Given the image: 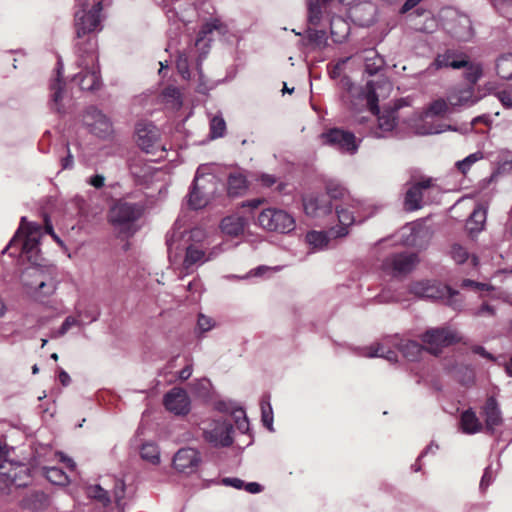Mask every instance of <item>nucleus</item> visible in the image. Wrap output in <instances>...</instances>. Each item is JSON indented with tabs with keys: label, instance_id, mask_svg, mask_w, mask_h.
Listing matches in <instances>:
<instances>
[{
	"label": "nucleus",
	"instance_id": "f257e3e1",
	"mask_svg": "<svg viewBox=\"0 0 512 512\" xmlns=\"http://www.w3.org/2000/svg\"><path fill=\"white\" fill-rule=\"evenodd\" d=\"M103 10L102 0H76L74 12V30L76 35L77 53L81 56L88 55L91 62H95L97 40L95 32L101 30V12Z\"/></svg>",
	"mask_w": 512,
	"mask_h": 512
},
{
	"label": "nucleus",
	"instance_id": "f03ea898",
	"mask_svg": "<svg viewBox=\"0 0 512 512\" xmlns=\"http://www.w3.org/2000/svg\"><path fill=\"white\" fill-rule=\"evenodd\" d=\"M199 30L194 37V61L197 65L209 55L216 34L228 33V26L216 15L215 8L211 5L207 9L198 11Z\"/></svg>",
	"mask_w": 512,
	"mask_h": 512
},
{
	"label": "nucleus",
	"instance_id": "7ed1b4c3",
	"mask_svg": "<svg viewBox=\"0 0 512 512\" xmlns=\"http://www.w3.org/2000/svg\"><path fill=\"white\" fill-rule=\"evenodd\" d=\"M42 226L35 222H27L21 218L20 226L5 248L11 256H24L33 265L40 263V238Z\"/></svg>",
	"mask_w": 512,
	"mask_h": 512
},
{
	"label": "nucleus",
	"instance_id": "20e7f679",
	"mask_svg": "<svg viewBox=\"0 0 512 512\" xmlns=\"http://www.w3.org/2000/svg\"><path fill=\"white\" fill-rule=\"evenodd\" d=\"M381 207L369 201L358 199L335 205L338 224L329 229L333 238H343L349 234V228L355 222H363L373 216Z\"/></svg>",
	"mask_w": 512,
	"mask_h": 512
},
{
	"label": "nucleus",
	"instance_id": "39448f33",
	"mask_svg": "<svg viewBox=\"0 0 512 512\" xmlns=\"http://www.w3.org/2000/svg\"><path fill=\"white\" fill-rule=\"evenodd\" d=\"M144 212L143 206L128 202L125 199L115 200L108 212V221L113 226L117 236L128 239L138 231L137 222Z\"/></svg>",
	"mask_w": 512,
	"mask_h": 512
},
{
	"label": "nucleus",
	"instance_id": "423d86ee",
	"mask_svg": "<svg viewBox=\"0 0 512 512\" xmlns=\"http://www.w3.org/2000/svg\"><path fill=\"white\" fill-rule=\"evenodd\" d=\"M194 425L204 441L214 447H229L233 444V425L223 417L212 414L198 416Z\"/></svg>",
	"mask_w": 512,
	"mask_h": 512
},
{
	"label": "nucleus",
	"instance_id": "0eeeda50",
	"mask_svg": "<svg viewBox=\"0 0 512 512\" xmlns=\"http://www.w3.org/2000/svg\"><path fill=\"white\" fill-rule=\"evenodd\" d=\"M216 163L202 164L194 175V210L205 207L212 200L218 185Z\"/></svg>",
	"mask_w": 512,
	"mask_h": 512
},
{
	"label": "nucleus",
	"instance_id": "6e6552de",
	"mask_svg": "<svg viewBox=\"0 0 512 512\" xmlns=\"http://www.w3.org/2000/svg\"><path fill=\"white\" fill-rule=\"evenodd\" d=\"M256 225L267 232L287 234L295 229L296 221L293 215L286 210L269 207L259 213Z\"/></svg>",
	"mask_w": 512,
	"mask_h": 512
},
{
	"label": "nucleus",
	"instance_id": "1a4fd4ad",
	"mask_svg": "<svg viewBox=\"0 0 512 512\" xmlns=\"http://www.w3.org/2000/svg\"><path fill=\"white\" fill-rule=\"evenodd\" d=\"M136 142L147 154H151L152 160H160L166 157L167 151L160 139L159 129L151 122L141 121L136 125Z\"/></svg>",
	"mask_w": 512,
	"mask_h": 512
},
{
	"label": "nucleus",
	"instance_id": "9d476101",
	"mask_svg": "<svg viewBox=\"0 0 512 512\" xmlns=\"http://www.w3.org/2000/svg\"><path fill=\"white\" fill-rule=\"evenodd\" d=\"M410 292L417 297L428 299H446L448 305L455 310L463 306L462 300L458 299L459 293L448 286L436 284L431 281H417L411 284Z\"/></svg>",
	"mask_w": 512,
	"mask_h": 512
},
{
	"label": "nucleus",
	"instance_id": "9b49d317",
	"mask_svg": "<svg viewBox=\"0 0 512 512\" xmlns=\"http://www.w3.org/2000/svg\"><path fill=\"white\" fill-rule=\"evenodd\" d=\"M454 110L450 105L448 99L439 98L429 104L427 109L423 112L419 123L415 124V132L419 135H430L438 134L444 131V129L438 125H434L431 122V118L434 116H445L453 113Z\"/></svg>",
	"mask_w": 512,
	"mask_h": 512
},
{
	"label": "nucleus",
	"instance_id": "f8f14e48",
	"mask_svg": "<svg viewBox=\"0 0 512 512\" xmlns=\"http://www.w3.org/2000/svg\"><path fill=\"white\" fill-rule=\"evenodd\" d=\"M324 144L333 147L343 154L354 155L359 148L360 140L349 131L339 128H332L321 134Z\"/></svg>",
	"mask_w": 512,
	"mask_h": 512
},
{
	"label": "nucleus",
	"instance_id": "ddd939ff",
	"mask_svg": "<svg viewBox=\"0 0 512 512\" xmlns=\"http://www.w3.org/2000/svg\"><path fill=\"white\" fill-rule=\"evenodd\" d=\"M418 263L419 258L415 253H397L386 257L381 268L388 275L401 277L412 272Z\"/></svg>",
	"mask_w": 512,
	"mask_h": 512
},
{
	"label": "nucleus",
	"instance_id": "4468645a",
	"mask_svg": "<svg viewBox=\"0 0 512 512\" xmlns=\"http://www.w3.org/2000/svg\"><path fill=\"white\" fill-rule=\"evenodd\" d=\"M459 340L460 337L458 333L449 327L430 329L422 336V341L425 343L426 349L434 355L440 353L442 347L458 342Z\"/></svg>",
	"mask_w": 512,
	"mask_h": 512
},
{
	"label": "nucleus",
	"instance_id": "2eb2a0df",
	"mask_svg": "<svg viewBox=\"0 0 512 512\" xmlns=\"http://www.w3.org/2000/svg\"><path fill=\"white\" fill-rule=\"evenodd\" d=\"M29 481V470L24 464L9 460H3L0 463V482H3L6 487L10 485L23 487L28 485Z\"/></svg>",
	"mask_w": 512,
	"mask_h": 512
},
{
	"label": "nucleus",
	"instance_id": "dca6fc26",
	"mask_svg": "<svg viewBox=\"0 0 512 512\" xmlns=\"http://www.w3.org/2000/svg\"><path fill=\"white\" fill-rule=\"evenodd\" d=\"M303 209L311 218H322L331 214L333 205L323 193H310L303 197Z\"/></svg>",
	"mask_w": 512,
	"mask_h": 512
},
{
	"label": "nucleus",
	"instance_id": "f3484780",
	"mask_svg": "<svg viewBox=\"0 0 512 512\" xmlns=\"http://www.w3.org/2000/svg\"><path fill=\"white\" fill-rule=\"evenodd\" d=\"M431 190V179L423 180L411 186L405 195V209L409 211L420 209L429 201L428 195L430 194Z\"/></svg>",
	"mask_w": 512,
	"mask_h": 512
},
{
	"label": "nucleus",
	"instance_id": "a211bd4d",
	"mask_svg": "<svg viewBox=\"0 0 512 512\" xmlns=\"http://www.w3.org/2000/svg\"><path fill=\"white\" fill-rule=\"evenodd\" d=\"M446 30L459 41H468L473 36V28L470 18L456 11L451 12Z\"/></svg>",
	"mask_w": 512,
	"mask_h": 512
},
{
	"label": "nucleus",
	"instance_id": "6ab92c4d",
	"mask_svg": "<svg viewBox=\"0 0 512 512\" xmlns=\"http://www.w3.org/2000/svg\"><path fill=\"white\" fill-rule=\"evenodd\" d=\"M31 275L34 277L32 283H25L26 286L34 287V297L40 302H44V299L52 295L57 289V280L53 277H47L45 273L37 268L32 270Z\"/></svg>",
	"mask_w": 512,
	"mask_h": 512
},
{
	"label": "nucleus",
	"instance_id": "aec40b11",
	"mask_svg": "<svg viewBox=\"0 0 512 512\" xmlns=\"http://www.w3.org/2000/svg\"><path fill=\"white\" fill-rule=\"evenodd\" d=\"M163 404L166 410L175 415H185L190 409L188 394L184 389L179 387H174L165 394Z\"/></svg>",
	"mask_w": 512,
	"mask_h": 512
},
{
	"label": "nucleus",
	"instance_id": "412c9836",
	"mask_svg": "<svg viewBox=\"0 0 512 512\" xmlns=\"http://www.w3.org/2000/svg\"><path fill=\"white\" fill-rule=\"evenodd\" d=\"M210 241L206 240V234L194 228V264H203L216 257L221 249L218 246L209 249Z\"/></svg>",
	"mask_w": 512,
	"mask_h": 512
},
{
	"label": "nucleus",
	"instance_id": "4be33fe9",
	"mask_svg": "<svg viewBox=\"0 0 512 512\" xmlns=\"http://www.w3.org/2000/svg\"><path fill=\"white\" fill-rule=\"evenodd\" d=\"M480 97L475 95L474 87L467 86L454 89L448 94V101L454 112L460 108H469L478 103Z\"/></svg>",
	"mask_w": 512,
	"mask_h": 512
},
{
	"label": "nucleus",
	"instance_id": "5701e85b",
	"mask_svg": "<svg viewBox=\"0 0 512 512\" xmlns=\"http://www.w3.org/2000/svg\"><path fill=\"white\" fill-rule=\"evenodd\" d=\"M84 122L98 136L102 137L111 131V124L108 118L95 107L87 109L84 115Z\"/></svg>",
	"mask_w": 512,
	"mask_h": 512
},
{
	"label": "nucleus",
	"instance_id": "b1692460",
	"mask_svg": "<svg viewBox=\"0 0 512 512\" xmlns=\"http://www.w3.org/2000/svg\"><path fill=\"white\" fill-rule=\"evenodd\" d=\"M482 414L485 418L484 429L488 433H494L495 429L503 422L502 413L496 399L489 397L482 407Z\"/></svg>",
	"mask_w": 512,
	"mask_h": 512
},
{
	"label": "nucleus",
	"instance_id": "393cba45",
	"mask_svg": "<svg viewBox=\"0 0 512 512\" xmlns=\"http://www.w3.org/2000/svg\"><path fill=\"white\" fill-rule=\"evenodd\" d=\"M79 56L81 58H84L81 61L80 66H85V68H87L90 63L93 65L91 70H85L82 73H80V75H79L80 76V80H79L80 88L82 90H87V91H93V90L99 89V87L101 85L100 73H99L98 69H96L94 67V62H91V59L88 55L81 56V53H79Z\"/></svg>",
	"mask_w": 512,
	"mask_h": 512
},
{
	"label": "nucleus",
	"instance_id": "a878e982",
	"mask_svg": "<svg viewBox=\"0 0 512 512\" xmlns=\"http://www.w3.org/2000/svg\"><path fill=\"white\" fill-rule=\"evenodd\" d=\"M158 103L163 105L165 109L177 111L183 105L182 91L173 86L168 85L165 87L157 97Z\"/></svg>",
	"mask_w": 512,
	"mask_h": 512
},
{
	"label": "nucleus",
	"instance_id": "bb28decb",
	"mask_svg": "<svg viewBox=\"0 0 512 512\" xmlns=\"http://www.w3.org/2000/svg\"><path fill=\"white\" fill-rule=\"evenodd\" d=\"M247 224L248 221L245 217L231 214L221 220L219 227L223 234L230 237H239L244 233Z\"/></svg>",
	"mask_w": 512,
	"mask_h": 512
},
{
	"label": "nucleus",
	"instance_id": "cd10ccee",
	"mask_svg": "<svg viewBox=\"0 0 512 512\" xmlns=\"http://www.w3.org/2000/svg\"><path fill=\"white\" fill-rule=\"evenodd\" d=\"M466 65L465 58H458L452 51H447L444 54L438 55L435 60L427 68L426 72L432 74L438 69L451 67L453 69H460Z\"/></svg>",
	"mask_w": 512,
	"mask_h": 512
},
{
	"label": "nucleus",
	"instance_id": "c85d7f7f",
	"mask_svg": "<svg viewBox=\"0 0 512 512\" xmlns=\"http://www.w3.org/2000/svg\"><path fill=\"white\" fill-rule=\"evenodd\" d=\"M66 83L62 79L60 67L57 69V76L51 80L49 84L50 90V107L51 109L61 112L62 111V100L65 93Z\"/></svg>",
	"mask_w": 512,
	"mask_h": 512
},
{
	"label": "nucleus",
	"instance_id": "c756f323",
	"mask_svg": "<svg viewBox=\"0 0 512 512\" xmlns=\"http://www.w3.org/2000/svg\"><path fill=\"white\" fill-rule=\"evenodd\" d=\"M389 341H393L396 348L403 354L409 361H416L424 350V347L418 342L409 339H402L394 336Z\"/></svg>",
	"mask_w": 512,
	"mask_h": 512
},
{
	"label": "nucleus",
	"instance_id": "7c9ffc66",
	"mask_svg": "<svg viewBox=\"0 0 512 512\" xmlns=\"http://www.w3.org/2000/svg\"><path fill=\"white\" fill-rule=\"evenodd\" d=\"M397 116L396 110H386L378 116L377 128L372 132L377 138L386 137L396 127Z\"/></svg>",
	"mask_w": 512,
	"mask_h": 512
},
{
	"label": "nucleus",
	"instance_id": "2f4dec72",
	"mask_svg": "<svg viewBox=\"0 0 512 512\" xmlns=\"http://www.w3.org/2000/svg\"><path fill=\"white\" fill-rule=\"evenodd\" d=\"M172 464L177 473L189 476L192 473V449H179L173 457Z\"/></svg>",
	"mask_w": 512,
	"mask_h": 512
},
{
	"label": "nucleus",
	"instance_id": "473e14b6",
	"mask_svg": "<svg viewBox=\"0 0 512 512\" xmlns=\"http://www.w3.org/2000/svg\"><path fill=\"white\" fill-rule=\"evenodd\" d=\"M460 428L464 434L473 435L484 430L482 422L472 409H468L461 414Z\"/></svg>",
	"mask_w": 512,
	"mask_h": 512
},
{
	"label": "nucleus",
	"instance_id": "72a5a7b5",
	"mask_svg": "<svg viewBox=\"0 0 512 512\" xmlns=\"http://www.w3.org/2000/svg\"><path fill=\"white\" fill-rule=\"evenodd\" d=\"M359 58L364 62L365 72L369 75H375L384 65L383 58L373 48L362 51Z\"/></svg>",
	"mask_w": 512,
	"mask_h": 512
},
{
	"label": "nucleus",
	"instance_id": "f704fd0d",
	"mask_svg": "<svg viewBox=\"0 0 512 512\" xmlns=\"http://www.w3.org/2000/svg\"><path fill=\"white\" fill-rule=\"evenodd\" d=\"M50 505L49 497L44 492L35 491L22 500L23 508L29 509L34 512L44 511Z\"/></svg>",
	"mask_w": 512,
	"mask_h": 512
},
{
	"label": "nucleus",
	"instance_id": "c9c22d12",
	"mask_svg": "<svg viewBox=\"0 0 512 512\" xmlns=\"http://www.w3.org/2000/svg\"><path fill=\"white\" fill-rule=\"evenodd\" d=\"M323 194L328 197L330 203L332 201L344 203L354 200L348 190L336 181H328L325 185V193Z\"/></svg>",
	"mask_w": 512,
	"mask_h": 512
},
{
	"label": "nucleus",
	"instance_id": "e433bc0d",
	"mask_svg": "<svg viewBox=\"0 0 512 512\" xmlns=\"http://www.w3.org/2000/svg\"><path fill=\"white\" fill-rule=\"evenodd\" d=\"M331 239H334L328 231H309L305 240L306 243L311 247L313 251L324 250L328 247Z\"/></svg>",
	"mask_w": 512,
	"mask_h": 512
},
{
	"label": "nucleus",
	"instance_id": "4c0bfd02",
	"mask_svg": "<svg viewBox=\"0 0 512 512\" xmlns=\"http://www.w3.org/2000/svg\"><path fill=\"white\" fill-rule=\"evenodd\" d=\"M487 216V206L478 205L470 215L466 223L467 230L472 233L480 232L485 224Z\"/></svg>",
	"mask_w": 512,
	"mask_h": 512
},
{
	"label": "nucleus",
	"instance_id": "58836bf2",
	"mask_svg": "<svg viewBox=\"0 0 512 512\" xmlns=\"http://www.w3.org/2000/svg\"><path fill=\"white\" fill-rule=\"evenodd\" d=\"M246 177L240 173H231L228 177L227 192L231 197H237L242 195L247 190Z\"/></svg>",
	"mask_w": 512,
	"mask_h": 512
},
{
	"label": "nucleus",
	"instance_id": "ea45409f",
	"mask_svg": "<svg viewBox=\"0 0 512 512\" xmlns=\"http://www.w3.org/2000/svg\"><path fill=\"white\" fill-rule=\"evenodd\" d=\"M393 337L394 336L387 337L382 342L373 343L370 346L361 349L359 355L367 358H380V354H384L390 346L396 348L393 341H389Z\"/></svg>",
	"mask_w": 512,
	"mask_h": 512
},
{
	"label": "nucleus",
	"instance_id": "a19ab883",
	"mask_svg": "<svg viewBox=\"0 0 512 512\" xmlns=\"http://www.w3.org/2000/svg\"><path fill=\"white\" fill-rule=\"evenodd\" d=\"M261 408V421L263 425L270 431H274L273 427V410L270 403V396L265 395L262 397L260 402Z\"/></svg>",
	"mask_w": 512,
	"mask_h": 512
},
{
	"label": "nucleus",
	"instance_id": "79ce46f5",
	"mask_svg": "<svg viewBox=\"0 0 512 512\" xmlns=\"http://www.w3.org/2000/svg\"><path fill=\"white\" fill-rule=\"evenodd\" d=\"M327 35L324 30L309 29L306 34L305 45L312 49L322 48L326 45Z\"/></svg>",
	"mask_w": 512,
	"mask_h": 512
},
{
	"label": "nucleus",
	"instance_id": "37998d69",
	"mask_svg": "<svg viewBox=\"0 0 512 512\" xmlns=\"http://www.w3.org/2000/svg\"><path fill=\"white\" fill-rule=\"evenodd\" d=\"M496 72L503 79L512 78V54H504L497 59Z\"/></svg>",
	"mask_w": 512,
	"mask_h": 512
},
{
	"label": "nucleus",
	"instance_id": "c03bdc74",
	"mask_svg": "<svg viewBox=\"0 0 512 512\" xmlns=\"http://www.w3.org/2000/svg\"><path fill=\"white\" fill-rule=\"evenodd\" d=\"M330 0H307L308 5V19L312 24H317L322 15V8L329 2Z\"/></svg>",
	"mask_w": 512,
	"mask_h": 512
},
{
	"label": "nucleus",
	"instance_id": "a18cd8bd",
	"mask_svg": "<svg viewBox=\"0 0 512 512\" xmlns=\"http://www.w3.org/2000/svg\"><path fill=\"white\" fill-rule=\"evenodd\" d=\"M463 68H465L464 77L468 82H470V86L476 84L482 77L483 68L480 63L469 62L466 60V65H464Z\"/></svg>",
	"mask_w": 512,
	"mask_h": 512
},
{
	"label": "nucleus",
	"instance_id": "49530a36",
	"mask_svg": "<svg viewBox=\"0 0 512 512\" xmlns=\"http://www.w3.org/2000/svg\"><path fill=\"white\" fill-rule=\"evenodd\" d=\"M87 495L89 498L100 502L105 507L111 503L108 491L102 488L100 485H91L87 487Z\"/></svg>",
	"mask_w": 512,
	"mask_h": 512
},
{
	"label": "nucleus",
	"instance_id": "de8ad7c7",
	"mask_svg": "<svg viewBox=\"0 0 512 512\" xmlns=\"http://www.w3.org/2000/svg\"><path fill=\"white\" fill-rule=\"evenodd\" d=\"M365 99L366 105L369 107L372 114L378 113L377 102L378 96L375 91L373 82L369 81L366 84V89L360 94Z\"/></svg>",
	"mask_w": 512,
	"mask_h": 512
},
{
	"label": "nucleus",
	"instance_id": "09e8293b",
	"mask_svg": "<svg viewBox=\"0 0 512 512\" xmlns=\"http://www.w3.org/2000/svg\"><path fill=\"white\" fill-rule=\"evenodd\" d=\"M141 457L152 464H158L160 461L159 448L155 443H144L140 451Z\"/></svg>",
	"mask_w": 512,
	"mask_h": 512
},
{
	"label": "nucleus",
	"instance_id": "8fccbe9b",
	"mask_svg": "<svg viewBox=\"0 0 512 512\" xmlns=\"http://www.w3.org/2000/svg\"><path fill=\"white\" fill-rule=\"evenodd\" d=\"M226 132V122L222 116L216 115L210 120L211 139L221 138Z\"/></svg>",
	"mask_w": 512,
	"mask_h": 512
},
{
	"label": "nucleus",
	"instance_id": "3c124183",
	"mask_svg": "<svg viewBox=\"0 0 512 512\" xmlns=\"http://www.w3.org/2000/svg\"><path fill=\"white\" fill-rule=\"evenodd\" d=\"M46 478L55 485H66L69 481L66 473L57 467H51L46 470Z\"/></svg>",
	"mask_w": 512,
	"mask_h": 512
},
{
	"label": "nucleus",
	"instance_id": "603ef678",
	"mask_svg": "<svg viewBox=\"0 0 512 512\" xmlns=\"http://www.w3.org/2000/svg\"><path fill=\"white\" fill-rule=\"evenodd\" d=\"M211 390V382L206 378H201L194 382V397L206 399L210 396Z\"/></svg>",
	"mask_w": 512,
	"mask_h": 512
},
{
	"label": "nucleus",
	"instance_id": "864d4df0",
	"mask_svg": "<svg viewBox=\"0 0 512 512\" xmlns=\"http://www.w3.org/2000/svg\"><path fill=\"white\" fill-rule=\"evenodd\" d=\"M482 158L483 154L481 152L472 153L463 160L458 161L456 163V167L462 174H466L469 171L470 167L477 161L481 160Z\"/></svg>",
	"mask_w": 512,
	"mask_h": 512
},
{
	"label": "nucleus",
	"instance_id": "5fc2aeb1",
	"mask_svg": "<svg viewBox=\"0 0 512 512\" xmlns=\"http://www.w3.org/2000/svg\"><path fill=\"white\" fill-rule=\"evenodd\" d=\"M232 417L234 419L238 431L243 434H246L249 431L250 427L245 411L242 408H240L239 410H236V412H233Z\"/></svg>",
	"mask_w": 512,
	"mask_h": 512
},
{
	"label": "nucleus",
	"instance_id": "6e6d98bb",
	"mask_svg": "<svg viewBox=\"0 0 512 512\" xmlns=\"http://www.w3.org/2000/svg\"><path fill=\"white\" fill-rule=\"evenodd\" d=\"M494 95L505 109H512V85L497 90Z\"/></svg>",
	"mask_w": 512,
	"mask_h": 512
},
{
	"label": "nucleus",
	"instance_id": "4d7b16f0",
	"mask_svg": "<svg viewBox=\"0 0 512 512\" xmlns=\"http://www.w3.org/2000/svg\"><path fill=\"white\" fill-rule=\"evenodd\" d=\"M189 67H190L189 56L186 55L185 53L180 54L176 61V68H177L179 74L184 79H190V77H191V72H190Z\"/></svg>",
	"mask_w": 512,
	"mask_h": 512
},
{
	"label": "nucleus",
	"instance_id": "13d9d810",
	"mask_svg": "<svg viewBox=\"0 0 512 512\" xmlns=\"http://www.w3.org/2000/svg\"><path fill=\"white\" fill-rule=\"evenodd\" d=\"M215 326H216V321L213 318L206 316L202 313L198 314L197 328L199 330L200 335H203L204 333L212 330Z\"/></svg>",
	"mask_w": 512,
	"mask_h": 512
},
{
	"label": "nucleus",
	"instance_id": "bf43d9fd",
	"mask_svg": "<svg viewBox=\"0 0 512 512\" xmlns=\"http://www.w3.org/2000/svg\"><path fill=\"white\" fill-rule=\"evenodd\" d=\"M450 255L457 264H462L469 258L467 249L457 243L451 246Z\"/></svg>",
	"mask_w": 512,
	"mask_h": 512
},
{
	"label": "nucleus",
	"instance_id": "052dcab7",
	"mask_svg": "<svg viewBox=\"0 0 512 512\" xmlns=\"http://www.w3.org/2000/svg\"><path fill=\"white\" fill-rule=\"evenodd\" d=\"M215 410L224 414H230L233 416V412L239 410L241 407H238L236 403L232 401L219 400L215 403Z\"/></svg>",
	"mask_w": 512,
	"mask_h": 512
},
{
	"label": "nucleus",
	"instance_id": "680f3d73",
	"mask_svg": "<svg viewBox=\"0 0 512 512\" xmlns=\"http://www.w3.org/2000/svg\"><path fill=\"white\" fill-rule=\"evenodd\" d=\"M79 324V321L73 317V316H68L64 322L62 323L61 327L59 328V330L53 335V337H61V336H64L72 326H76Z\"/></svg>",
	"mask_w": 512,
	"mask_h": 512
},
{
	"label": "nucleus",
	"instance_id": "e2e57ef3",
	"mask_svg": "<svg viewBox=\"0 0 512 512\" xmlns=\"http://www.w3.org/2000/svg\"><path fill=\"white\" fill-rule=\"evenodd\" d=\"M331 33L334 35L336 34V29H341V38H344L348 33V25L345 21H343L341 18H333L331 20L330 24Z\"/></svg>",
	"mask_w": 512,
	"mask_h": 512
},
{
	"label": "nucleus",
	"instance_id": "0e129e2a",
	"mask_svg": "<svg viewBox=\"0 0 512 512\" xmlns=\"http://www.w3.org/2000/svg\"><path fill=\"white\" fill-rule=\"evenodd\" d=\"M113 495L115 503L119 506L125 496V483L123 480L118 479L115 481Z\"/></svg>",
	"mask_w": 512,
	"mask_h": 512
},
{
	"label": "nucleus",
	"instance_id": "69168bd1",
	"mask_svg": "<svg viewBox=\"0 0 512 512\" xmlns=\"http://www.w3.org/2000/svg\"><path fill=\"white\" fill-rule=\"evenodd\" d=\"M461 286L463 288H472L478 291H489L493 289L492 286L486 283L475 282L470 279L463 280Z\"/></svg>",
	"mask_w": 512,
	"mask_h": 512
},
{
	"label": "nucleus",
	"instance_id": "338daca9",
	"mask_svg": "<svg viewBox=\"0 0 512 512\" xmlns=\"http://www.w3.org/2000/svg\"><path fill=\"white\" fill-rule=\"evenodd\" d=\"M197 75H198V84H197V90L200 93L205 94L207 91H209L212 88V84H210V81L206 79L201 69H197Z\"/></svg>",
	"mask_w": 512,
	"mask_h": 512
},
{
	"label": "nucleus",
	"instance_id": "774afa93",
	"mask_svg": "<svg viewBox=\"0 0 512 512\" xmlns=\"http://www.w3.org/2000/svg\"><path fill=\"white\" fill-rule=\"evenodd\" d=\"M472 314L476 317H492L495 314V310L489 304L484 303L478 309H475Z\"/></svg>",
	"mask_w": 512,
	"mask_h": 512
}]
</instances>
